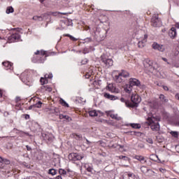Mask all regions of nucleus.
Wrapping results in <instances>:
<instances>
[{"instance_id": "obj_61", "label": "nucleus", "mask_w": 179, "mask_h": 179, "mask_svg": "<svg viewBox=\"0 0 179 179\" xmlns=\"http://www.w3.org/2000/svg\"><path fill=\"white\" fill-rule=\"evenodd\" d=\"M76 136H77V138H82V136H80V135H76Z\"/></svg>"}, {"instance_id": "obj_52", "label": "nucleus", "mask_w": 179, "mask_h": 179, "mask_svg": "<svg viewBox=\"0 0 179 179\" xmlns=\"http://www.w3.org/2000/svg\"><path fill=\"white\" fill-rule=\"evenodd\" d=\"M15 101H16V103H17V101H20V97L17 96V97L15 98Z\"/></svg>"}, {"instance_id": "obj_36", "label": "nucleus", "mask_w": 179, "mask_h": 179, "mask_svg": "<svg viewBox=\"0 0 179 179\" xmlns=\"http://www.w3.org/2000/svg\"><path fill=\"white\" fill-rule=\"evenodd\" d=\"M171 135L173 136V138H178V131H173L170 132Z\"/></svg>"}, {"instance_id": "obj_45", "label": "nucleus", "mask_w": 179, "mask_h": 179, "mask_svg": "<svg viewBox=\"0 0 179 179\" xmlns=\"http://www.w3.org/2000/svg\"><path fill=\"white\" fill-rule=\"evenodd\" d=\"M64 117H65V115H62V114L59 115V118L60 120H64Z\"/></svg>"}, {"instance_id": "obj_44", "label": "nucleus", "mask_w": 179, "mask_h": 179, "mask_svg": "<svg viewBox=\"0 0 179 179\" xmlns=\"http://www.w3.org/2000/svg\"><path fill=\"white\" fill-rule=\"evenodd\" d=\"M147 142L152 145L153 143V140L152 138H148Z\"/></svg>"}, {"instance_id": "obj_18", "label": "nucleus", "mask_w": 179, "mask_h": 179, "mask_svg": "<svg viewBox=\"0 0 179 179\" xmlns=\"http://www.w3.org/2000/svg\"><path fill=\"white\" fill-rule=\"evenodd\" d=\"M20 79L24 83H27L29 78L27 77V72H24L20 76Z\"/></svg>"}, {"instance_id": "obj_56", "label": "nucleus", "mask_w": 179, "mask_h": 179, "mask_svg": "<svg viewBox=\"0 0 179 179\" xmlns=\"http://www.w3.org/2000/svg\"><path fill=\"white\" fill-rule=\"evenodd\" d=\"M25 118L26 120H29L30 118V115H26Z\"/></svg>"}, {"instance_id": "obj_53", "label": "nucleus", "mask_w": 179, "mask_h": 179, "mask_svg": "<svg viewBox=\"0 0 179 179\" xmlns=\"http://www.w3.org/2000/svg\"><path fill=\"white\" fill-rule=\"evenodd\" d=\"M55 179H62V176L61 175L57 176Z\"/></svg>"}, {"instance_id": "obj_10", "label": "nucleus", "mask_w": 179, "mask_h": 179, "mask_svg": "<svg viewBox=\"0 0 179 179\" xmlns=\"http://www.w3.org/2000/svg\"><path fill=\"white\" fill-rule=\"evenodd\" d=\"M6 164H10V161L0 157V169H5Z\"/></svg>"}, {"instance_id": "obj_54", "label": "nucleus", "mask_w": 179, "mask_h": 179, "mask_svg": "<svg viewBox=\"0 0 179 179\" xmlns=\"http://www.w3.org/2000/svg\"><path fill=\"white\" fill-rule=\"evenodd\" d=\"M163 89L165 90L166 92L169 90V87L167 86H164Z\"/></svg>"}, {"instance_id": "obj_17", "label": "nucleus", "mask_w": 179, "mask_h": 179, "mask_svg": "<svg viewBox=\"0 0 179 179\" xmlns=\"http://www.w3.org/2000/svg\"><path fill=\"white\" fill-rule=\"evenodd\" d=\"M103 96L105 97V99H108V100L114 101L118 99V97L117 96L111 95L107 92L103 94Z\"/></svg>"}, {"instance_id": "obj_58", "label": "nucleus", "mask_w": 179, "mask_h": 179, "mask_svg": "<svg viewBox=\"0 0 179 179\" xmlns=\"http://www.w3.org/2000/svg\"><path fill=\"white\" fill-rule=\"evenodd\" d=\"M119 148H120V149H124V145H119Z\"/></svg>"}, {"instance_id": "obj_28", "label": "nucleus", "mask_w": 179, "mask_h": 179, "mask_svg": "<svg viewBox=\"0 0 179 179\" xmlns=\"http://www.w3.org/2000/svg\"><path fill=\"white\" fill-rule=\"evenodd\" d=\"M59 174L62 176H63V177H65V176H66V174H67V172L65 169H59Z\"/></svg>"}, {"instance_id": "obj_6", "label": "nucleus", "mask_w": 179, "mask_h": 179, "mask_svg": "<svg viewBox=\"0 0 179 179\" xmlns=\"http://www.w3.org/2000/svg\"><path fill=\"white\" fill-rule=\"evenodd\" d=\"M69 159L72 162H78V160H82V159H83V156L78 153H71L69 155Z\"/></svg>"}, {"instance_id": "obj_7", "label": "nucleus", "mask_w": 179, "mask_h": 179, "mask_svg": "<svg viewBox=\"0 0 179 179\" xmlns=\"http://www.w3.org/2000/svg\"><path fill=\"white\" fill-rule=\"evenodd\" d=\"M148 121H149V125H151V129L152 131H159L160 129V124H159V122L152 124L153 121L150 117H148Z\"/></svg>"}, {"instance_id": "obj_48", "label": "nucleus", "mask_w": 179, "mask_h": 179, "mask_svg": "<svg viewBox=\"0 0 179 179\" xmlns=\"http://www.w3.org/2000/svg\"><path fill=\"white\" fill-rule=\"evenodd\" d=\"M87 171H89V173H92V171H93V169L92 167H88Z\"/></svg>"}, {"instance_id": "obj_12", "label": "nucleus", "mask_w": 179, "mask_h": 179, "mask_svg": "<svg viewBox=\"0 0 179 179\" xmlns=\"http://www.w3.org/2000/svg\"><path fill=\"white\" fill-rule=\"evenodd\" d=\"M146 41H148V35L145 34L143 39L138 43V48H143L146 44Z\"/></svg>"}, {"instance_id": "obj_63", "label": "nucleus", "mask_w": 179, "mask_h": 179, "mask_svg": "<svg viewBox=\"0 0 179 179\" xmlns=\"http://www.w3.org/2000/svg\"><path fill=\"white\" fill-rule=\"evenodd\" d=\"M45 0H40L41 3H43Z\"/></svg>"}, {"instance_id": "obj_5", "label": "nucleus", "mask_w": 179, "mask_h": 179, "mask_svg": "<svg viewBox=\"0 0 179 179\" xmlns=\"http://www.w3.org/2000/svg\"><path fill=\"white\" fill-rule=\"evenodd\" d=\"M143 64L145 68H147V69H150V71H155V69H156V68L153 66V62L149 59H145L143 61Z\"/></svg>"}, {"instance_id": "obj_27", "label": "nucleus", "mask_w": 179, "mask_h": 179, "mask_svg": "<svg viewBox=\"0 0 179 179\" xmlns=\"http://www.w3.org/2000/svg\"><path fill=\"white\" fill-rule=\"evenodd\" d=\"M88 114L90 117H97L98 114H97V111H96V110H90L88 112Z\"/></svg>"}, {"instance_id": "obj_9", "label": "nucleus", "mask_w": 179, "mask_h": 179, "mask_svg": "<svg viewBox=\"0 0 179 179\" xmlns=\"http://www.w3.org/2000/svg\"><path fill=\"white\" fill-rule=\"evenodd\" d=\"M134 159H136V160H138L139 162H141V164H145V163H148V157H145L142 155H136L134 157Z\"/></svg>"}, {"instance_id": "obj_15", "label": "nucleus", "mask_w": 179, "mask_h": 179, "mask_svg": "<svg viewBox=\"0 0 179 179\" xmlns=\"http://www.w3.org/2000/svg\"><path fill=\"white\" fill-rule=\"evenodd\" d=\"M2 65L5 66L6 71H8V69H10V71L13 69V64L10 63V62H4L2 63Z\"/></svg>"}, {"instance_id": "obj_14", "label": "nucleus", "mask_w": 179, "mask_h": 179, "mask_svg": "<svg viewBox=\"0 0 179 179\" xmlns=\"http://www.w3.org/2000/svg\"><path fill=\"white\" fill-rule=\"evenodd\" d=\"M169 35L171 38H174L177 36V29L176 27H172L169 32Z\"/></svg>"}, {"instance_id": "obj_3", "label": "nucleus", "mask_w": 179, "mask_h": 179, "mask_svg": "<svg viewBox=\"0 0 179 179\" xmlns=\"http://www.w3.org/2000/svg\"><path fill=\"white\" fill-rule=\"evenodd\" d=\"M39 54H41V57L40 58L38 57H33L32 58V62H34V64H36L38 62V64H43L44 62V55H45L46 52L44 50H41L40 52V50H37L35 52V55H38Z\"/></svg>"}, {"instance_id": "obj_64", "label": "nucleus", "mask_w": 179, "mask_h": 179, "mask_svg": "<svg viewBox=\"0 0 179 179\" xmlns=\"http://www.w3.org/2000/svg\"><path fill=\"white\" fill-rule=\"evenodd\" d=\"M47 138H48V136H45V139H46V140H47Z\"/></svg>"}, {"instance_id": "obj_42", "label": "nucleus", "mask_w": 179, "mask_h": 179, "mask_svg": "<svg viewBox=\"0 0 179 179\" xmlns=\"http://www.w3.org/2000/svg\"><path fill=\"white\" fill-rule=\"evenodd\" d=\"M64 120H66L67 121H72V118H71V117L68 116V115H64Z\"/></svg>"}, {"instance_id": "obj_49", "label": "nucleus", "mask_w": 179, "mask_h": 179, "mask_svg": "<svg viewBox=\"0 0 179 179\" xmlns=\"http://www.w3.org/2000/svg\"><path fill=\"white\" fill-rule=\"evenodd\" d=\"M34 108H36V107L34 106V104L30 106L28 108V110H33Z\"/></svg>"}, {"instance_id": "obj_8", "label": "nucleus", "mask_w": 179, "mask_h": 179, "mask_svg": "<svg viewBox=\"0 0 179 179\" xmlns=\"http://www.w3.org/2000/svg\"><path fill=\"white\" fill-rule=\"evenodd\" d=\"M19 40H20V36L19 34H13L8 37V41L10 43H15V41H19Z\"/></svg>"}, {"instance_id": "obj_50", "label": "nucleus", "mask_w": 179, "mask_h": 179, "mask_svg": "<svg viewBox=\"0 0 179 179\" xmlns=\"http://www.w3.org/2000/svg\"><path fill=\"white\" fill-rule=\"evenodd\" d=\"M173 66H174L175 68H179V64H177V63H174V64H173Z\"/></svg>"}, {"instance_id": "obj_29", "label": "nucleus", "mask_w": 179, "mask_h": 179, "mask_svg": "<svg viewBox=\"0 0 179 179\" xmlns=\"http://www.w3.org/2000/svg\"><path fill=\"white\" fill-rule=\"evenodd\" d=\"M159 99L163 103H167V101H169V99L167 98H166V96L164 94H160L159 95Z\"/></svg>"}, {"instance_id": "obj_39", "label": "nucleus", "mask_w": 179, "mask_h": 179, "mask_svg": "<svg viewBox=\"0 0 179 179\" xmlns=\"http://www.w3.org/2000/svg\"><path fill=\"white\" fill-rule=\"evenodd\" d=\"M45 78L47 79H52V73H48L45 75Z\"/></svg>"}, {"instance_id": "obj_25", "label": "nucleus", "mask_w": 179, "mask_h": 179, "mask_svg": "<svg viewBox=\"0 0 179 179\" xmlns=\"http://www.w3.org/2000/svg\"><path fill=\"white\" fill-rule=\"evenodd\" d=\"M128 134L134 136H141L142 135V133L140 131H129Z\"/></svg>"}, {"instance_id": "obj_62", "label": "nucleus", "mask_w": 179, "mask_h": 179, "mask_svg": "<svg viewBox=\"0 0 179 179\" xmlns=\"http://www.w3.org/2000/svg\"><path fill=\"white\" fill-rule=\"evenodd\" d=\"M152 164V162L150 161L148 162V166H150Z\"/></svg>"}, {"instance_id": "obj_37", "label": "nucleus", "mask_w": 179, "mask_h": 179, "mask_svg": "<svg viewBox=\"0 0 179 179\" xmlns=\"http://www.w3.org/2000/svg\"><path fill=\"white\" fill-rule=\"evenodd\" d=\"M40 82H41L42 86H44V85H45V82H47V78L45 77L41 78Z\"/></svg>"}, {"instance_id": "obj_59", "label": "nucleus", "mask_w": 179, "mask_h": 179, "mask_svg": "<svg viewBox=\"0 0 179 179\" xmlns=\"http://www.w3.org/2000/svg\"><path fill=\"white\" fill-rule=\"evenodd\" d=\"M86 142H87V145H90V141H89V140H87V139H86Z\"/></svg>"}, {"instance_id": "obj_40", "label": "nucleus", "mask_w": 179, "mask_h": 179, "mask_svg": "<svg viewBox=\"0 0 179 179\" xmlns=\"http://www.w3.org/2000/svg\"><path fill=\"white\" fill-rule=\"evenodd\" d=\"M45 136H48V138H47V141H52V136L51 134H45Z\"/></svg>"}, {"instance_id": "obj_34", "label": "nucleus", "mask_w": 179, "mask_h": 179, "mask_svg": "<svg viewBox=\"0 0 179 179\" xmlns=\"http://www.w3.org/2000/svg\"><path fill=\"white\" fill-rule=\"evenodd\" d=\"M66 37H69L70 40H71L72 41H78V38L72 36L71 34H67L65 35Z\"/></svg>"}, {"instance_id": "obj_21", "label": "nucleus", "mask_w": 179, "mask_h": 179, "mask_svg": "<svg viewBox=\"0 0 179 179\" xmlns=\"http://www.w3.org/2000/svg\"><path fill=\"white\" fill-rule=\"evenodd\" d=\"M122 76H121L120 73H119L117 76H115L114 79L117 83H122L124 82V79H122Z\"/></svg>"}, {"instance_id": "obj_31", "label": "nucleus", "mask_w": 179, "mask_h": 179, "mask_svg": "<svg viewBox=\"0 0 179 179\" xmlns=\"http://www.w3.org/2000/svg\"><path fill=\"white\" fill-rule=\"evenodd\" d=\"M13 12H15V10L12 6L8 7L6 10V13H7L8 15H9V13H13Z\"/></svg>"}, {"instance_id": "obj_1", "label": "nucleus", "mask_w": 179, "mask_h": 179, "mask_svg": "<svg viewBox=\"0 0 179 179\" xmlns=\"http://www.w3.org/2000/svg\"><path fill=\"white\" fill-rule=\"evenodd\" d=\"M131 100L133 103L130 101H127L126 106L129 108H135V107H138V104L141 103V101H142V98H141V96H139V95H138L137 94H132L131 96Z\"/></svg>"}, {"instance_id": "obj_55", "label": "nucleus", "mask_w": 179, "mask_h": 179, "mask_svg": "<svg viewBox=\"0 0 179 179\" xmlns=\"http://www.w3.org/2000/svg\"><path fill=\"white\" fill-rule=\"evenodd\" d=\"M176 27L177 29H179V22H177L176 24H175Z\"/></svg>"}, {"instance_id": "obj_11", "label": "nucleus", "mask_w": 179, "mask_h": 179, "mask_svg": "<svg viewBox=\"0 0 179 179\" xmlns=\"http://www.w3.org/2000/svg\"><path fill=\"white\" fill-rule=\"evenodd\" d=\"M101 61L106 65V66L110 67L113 66V64H114V61H113L111 59H106L101 57Z\"/></svg>"}, {"instance_id": "obj_46", "label": "nucleus", "mask_w": 179, "mask_h": 179, "mask_svg": "<svg viewBox=\"0 0 179 179\" xmlns=\"http://www.w3.org/2000/svg\"><path fill=\"white\" fill-rule=\"evenodd\" d=\"M120 101H122V103H125V104L127 105V101H126L125 99L121 98Z\"/></svg>"}, {"instance_id": "obj_33", "label": "nucleus", "mask_w": 179, "mask_h": 179, "mask_svg": "<svg viewBox=\"0 0 179 179\" xmlns=\"http://www.w3.org/2000/svg\"><path fill=\"white\" fill-rule=\"evenodd\" d=\"M48 174H51V176H56L57 170H55V169H49Z\"/></svg>"}, {"instance_id": "obj_47", "label": "nucleus", "mask_w": 179, "mask_h": 179, "mask_svg": "<svg viewBox=\"0 0 179 179\" xmlns=\"http://www.w3.org/2000/svg\"><path fill=\"white\" fill-rule=\"evenodd\" d=\"M119 159H124V160H127L128 158H127V157L120 155V156L119 157Z\"/></svg>"}, {"instance_id": "obj_23", "label": "nucleus", "mask_w": 179, "mask_h": 179, "mask_svg": "<svg viewBox=\"0 0 179 179\" xmlns=\"http://www.w3.org/2000/svg\"><path fill=\"white\" fill-rule=\"evenodd\" d=\"M129 125H130V127H131V128H134V129H140V128H141V124L130 123Z\"/></svg>"}, {"instance_id": "obj_26", "label": "nucleus", "mask_w": 179, "mask_h": 179, "mask_svg": "<svg viewBox=\"0 0 179 179\" xmlns=\"http://www.w3.org/2000/svg\"><path fill=\"white\" fill-rule=\"evenodd\" d=\"M122 78H129V73L128 71L122 70V72L120 73Z\"/></svg>"}, {"instance_id": "obj_22", "label": "nucleus", "mask_w": 179, "mask_h": 179, "mask_svg": "<svg viewBox=\"0 0 179 179\" xmlns=\"http://www.w3.org/2000/svg\"><path fill=\"white\" fill-rule=\"evenodd\" d=\"M50 15H53V16H55V15H57V13H46L44 14H42V17H43V20H47V19H48V17L50 16Z\"/></svg>"}, {"instance_id": "obj_41", "label": "nucleus", "mask_w": 179, "mask_h": 179, "mask_svg": "<svg viewBox=\"0 0 179 179\" xmlns=\"http://www.w3.org/2000/svg\"><path fill=\"white\" fill-rule=\"evenodd\" d=\"M89 60H87V59H84L81 61V65H86V64H87Z\"/></svg>"}, {"instance_id": "obj_19", "label": "nucleus", "mask_w": 179, "mask_h": 179, "mask_svg": "<svg viewBox=\"0 0 179 179\" xmlns=\"http://www.w3.org/2000/svg\"><path fill=\"white\" fill-rule=\"evenodd\" d=\"M124 177L127 179H135V175L132 172H125Z\"/></svg>"}, {"instance_id": "obj_24", "label": "nucleus", "mask_w": 179, "mask_h": 179, "mask_svg": "<svg viewBox=\"0 0 179 179\" xmlns=\"http://www.w3.org/2000/svg\"><path fill=\"white\" fill-rule=\"evenodd\" d=\"M33 20H36V22H43V20H44V18L42 15L41 16H37V15H35L33 17Z\"/></svg>"}, {"instance_id": "obj_60", "label": "nucleus", "mask_w": 179, "mask_h": 179, "mask_svg": "<svg viewBox=\"0 0 179 179\" xmlns=\"http://www.w3.org/2000/svg\"><path fill=\"white\" fill-rule=\"evenodd\" d=\"M2 94H3L2 91L1 90H0V97H2Z\"/></svg>"}, {"instance_id": "obj_32", "label": "nucleus", "mask_w": 179, "mask_h": 179, "mask_svg": "<svg viewBox=\"0 0 179 179\" xmlns=\"http://www.w3.org/2000/svg\"><path fill=\"white\" fill-rule=\"evenodd\" d=\"M60 104H62V106H64V107H69V104H68V103H66V101H65V100L62 99H60Z\"/></svg>"}, {"instance_id": "obj_57", "label": "nucleus", "mask_w": 179, "mask_h": 179, "mask_svg": "<svg viewBox=\"0 0 179 179\" xmlns=\"http://www.w3.org/2000/svg\"><path fill=\"white\" fill-rule=\"evenodd\" d=\"M162 59L164 61V62H167V59L166 57H162Z\"/></svg>"}, {"instance_id": "obj_2", "label": "nucleus", "mask_w": 179, "mask_h": 179, "mask_svg": "<svg viewBox=\"0 0 179 179\" xmlns=\"http://www.w3.org/2000/svg\"><path fill=\"white\" fill-rule=\"evenodd\" d=\"M129 83V84L127 85L126 87L124 88V92H126V93H131V92H132V87H134V86H137L138 87L141 86V81H139V80L136 78H130Z\"/></svg>"}, {"instance_id": "obj_4", "label": "nucleus", "mask_w": 179, "mask_h": 179, "mask_svg": "<svg viewBox=\"0 0 179 179\" xmlns=\"http://www.w3.org/2000/svg\"><path fill=\"white\" fill-rule=\"evenodd\" d=\"M151 25L152 27H160L162 26V20L159 18V14H155L152 17Z\"/></svg>"}, {"instance_id": "obj_30", "label": "nucleus", "mask_w": 179, "mask_h": 179, "mask_svg": "<svg viewBox=\"0 0 179 179\" xmlns=\"http://www.w3.org/2000/svg\"><path fill=\"white\" fill-rule=\"evenodd\" d=\"M150 171V169H148V167H146V166H142L141 167V171L142 173H143L144 174L146 173H148V172Z\"/></svg>"}, {"instance_id": "obj_38", "label": "nucleus", "mask_w": 179, "mask_h": 179, "mask_svg": "<svg viewBox=\"0 0 179 179\" xmlns=\"http://www.w3.org/2000/svg\"><path fill=\"white\" fill-rule=\"evenodd\" d=\"M110 117L111 118H113V120H120V119H118V115H117V114L111 113V114H110Z\"/></svg>"}, {"instance_id": "obj_35", "label": "nucleus", "mask_w": 179, "mask_h": 179, "mask_svg": "<svg viewBox=\"0 0 179 179\" xmlns=\"http://www.w3.org/2000/svg\"><path fill=\"white\" fill-rule=\"evenodd\" d=\"M35 108H41V106H43V103L41 101H38L36 103L34 104Z\"/></svg>"}, {"instance_id": "obj_51", "label": "nucleus", "mask_w": 179, "mask_h": 179, "mask_svg": "<svg viewBox=\"0 0 179 179\" xmlns=\"http://www.w3.org/2000/svg\"><path fill=\"white\" fill-rule=\"evenodd\" d=\"M26 148H27V150H31V147L29 146V145H26Z\"/></svg>"}, {"instance_id": "obj_16", "label": "nucleus", "mask_w": 179, "mask_h": 179, "mask_svg": "<svg viewBox=\"0 0 179 179\" xmlns=\"http://www.w3.org/2000/svg\"><path fill=\"white\" fill-rule=\"evenodd\" d=\"M106 87L109 92H111V93H118V89L114 87L113 84H108Z\"/></svg>"}, {"instance_id": "obj_13", "label": "nucleus", "mask_w": 179, "mask_h": 179, "mask_svg": "<svg viewBox=\"0 0 179 179\" xmlns=\"http://www.w3.org/2000/svg\"><path fill=\"white\" fill-rule=\"evenodd\" d=\"M152 48H154V50H158V51H160L161 52H163L165 50L163 45H159L157 43H153Z\"/></svg>"}, {"instance_id": "obj_43", "label": "nucleus", "mask_w": 179, "mask_h": 179, "mask_svg": "<svg viewBox=\"0 0 179 179\" xmlns=\"http://www.w3.org/2000/svg\"><path fill=\"white\" fill-rule=\"evenodd\" d=\"M20 135H23V134H24V135H27V136H30V134L27 132H24L23 131H20Z\"/></svg>"}, {"instance_id": "obj_20", "label": "nucleus", "mask_w": 179, "mask_h": 179, "mask_svg": "<svg viewBox=\"0 0 179 179\" xmlns=\"http://www.w3.org/2000/svg\"><path fill=\"white\" fill-rule=\"evenodd\" d=\"M41 92H52V88L50 85H43L41 87Z\"/></svg>"}]
</instances>
